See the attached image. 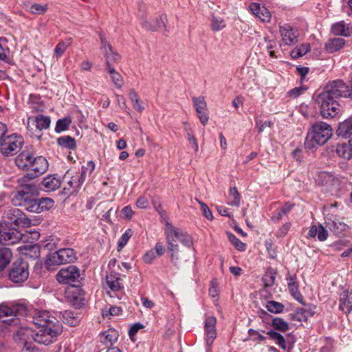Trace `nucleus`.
Segmentation results:
<instances>
[{"mask_svg": "<svg viewBox=\"0 0 352 352\" xmlns=\"http://www.w3.org/2000/svg\"><path fill=\"white\" fill-rule=\"evenodd\" d=\"M61 314L54 316L47 311H37L33 316V322L37 329L23 327L15 333L14 338L16 340L24 341L25 343L30 338L36 342L43 344H50L54 342L63 331V325L58 319Z\"/></svg>", "mask_w": 352, "mask_h": 352, "instance_id": "obj_1", "label": "nucleus"}, {"mask_svg": "<svg viewBox=\"0 0 352 352\" xmlns=\"http://www.w3.org/2000/svg\"><path fill=\"white\" fill-rule=\"evenodd\" d=\"M332 136L331 125L324 122H317L309 129L305 142L307 149H315L326 144Z\"/></svg>", "mask_w": 352, "mask_h": 352, "instance_id": "obj_2", "label": "nucleus"}, {"mask_svg": "<svg viewBox=\"0 0 352 352\" xmlns=\"http://www.w3.org/2000/svg\"><path fill=\"white\" fill-rule=\"evenodd\" d=\"M95 169V164L93 161H89L86 166L82 167L81 173L74 170H68L63 178V189L69 195L78 191L85 181L87 175H91Z\"/></svg>", "mask_w": 352, "mask_h": 352, "instance_id": "obj_3", "label": "nucleus"}, {"mask_svg": "<svg viewBox=\"0 0 352 352\" xmlns=\"http://www.w3.org/2000/svg\"><path fill=\"white\" fill-rule=\"evenodd\" d=\"M164 234L167 248H170L171 245L178 246L177 242L179 241L187 248L188 250H190V247L193 244L192 239L186 232L176 228L169 222H166L164 228Z\"/></svg>", "mask_w": 352, "mask_h": 352, "instance_id": "obj_4", "label": "nucleus"}, {"mask_svg": "<svg viewBox=\"0 0 352 352\" xmlns=\"http://www.w3.org/2000/svg\"><path fill=\"white\" fill-rule=\"evenodd\" d=\"M336 100L324 91L317 96L316 102L323 118H332L338 114L340 106Z\"/></svg>", "mask_w": 352, "mask_h": 352, "instance_id": "obj_5", "label": "nucleus"}, {"mask_svg": "<svg viewBox=\"0 0 352 352\" xmlns=\"http://www.w3.org/2000/svg\"><path fill=\"white\" fill-rule=\"evenodd\" d=\"M316 183L324 190L331 193H336L342 187L344 178L334 175L328 172H320L316 177Z\"/></svg>", "mask_w": 352, "mask_h": 352, "instance_id": "obj_6", "label": "nucleus"}, {"mask_svg": "<svg viewBox=\"0 0 352 352\" xmlns=\"http://www.w3.org/2000/svg\"><path fill=\"white\" fill-rule=\"evenodd\" d=\"M324 91L336 99L352 98V79L348 83L342 80L330 81L325 86Z\"/></svg>", "mask_w": 352, "mask_h": 352, "instance_id": "obj_7", "label": "nucleus"}, {"mask_svg": "<svg viewBox=\"0 0 352 352\" xmlns=\"http://www.w3.org/2000/svg\"><path fill=\"white\" fill-rule=\"evenodd\" d=\"M76 258V253L72 248H62L50 254L46 259L45 265L48 269L54 265H60L72 263Z\"/></svg>", "mask_w": 352, "mask_h": 352, "instance_id": "obj_8", "label": "nucleus"}, {"mask_svg": "<svg viewBox=\"0 0 352 352\" xmlns=\"http://www.w3.org/2000/svg\"><path fill=\"white\" fill-rule=\"evenodd\" d=\"M23 138L15 133L7 134L0 142V151L4 156L13 155L21 148Z\"/></svg>", "mask_w": 352, "mask_h": 352, "instance_id": "obj_9", "label": "nucleus"}, {"mask_svg": "<svg viewBox=\"0 0 352 352\" xmlns=\"http://www.w3.org/2000/svg\"><path fill=\"white\" fill-rule=\"evenodd\" d=\"M29 276L28 264L26 261L19 259L12 265L9 278L14 283H22Z\"/></svg>", "mask_w": 352, "mask_h": 352, "instance_id": "obj_10", "label": "nucleus"}, {"mask_svg": "<svg viewBox=\"0 0 352 352\" xmlns=\"http://www.w3.org/2000/svg\"><path fill=\"white\" fill-rule=\"evenodd\" d=\"M80 278V270L75 265L62 268L56 274V279L60 283L72 284Z\"/></svg>", "mask_w": 352, "mask_h": 352, "instance_id": "obj_11", "label": "nucleus"}, {"mask_svg": "<svg viewBox=\"0 0 352 352\" xmlns=\"http://www.w3.org/2000/svg\"><path fill=\"white\" fill-rule=\"evenodd\" d=\"M48 168V162L43 156L35 157L25 177L34 179L43 175Z\"/></svg>", "mask_w": 352, "mask_h": 352, "instance_id": "obj_12", "label": "nucleus"}, {"mask_svg": "<svg viewBox=\"0 0 352 352\" xmlns=\"http://www.w3.org/2000/svg\"><path fill=\"white\" fill-rule=\"evenodd\" d=\"M25 237V234H22L16 230L6 229L3 227L0 233V243L12 245Z\"/></svg>", "mask_w": 352, "mask_h": 352, "instance_id": "obj_13", "label": "nucleus"}, {"mask_svg": "<svg viewBox=\"0 0 352 352\" xmlns=\"http://www.w3.org/2000/svg\"><path fill=\"white\" fill-rule=\"evenodd\" d=\"M51 120L50 117L43 115H38L34 117H30L28 119V129L30 131L38 130L39 131L47 129L50 127Z\"/></svg>", "mask_w": 352, "mask_h": 352, "instance_id": "obj_14", "label": "nucleus"}, {"mask_svg": "<svg viewBox=\"0 0 352 352\" xmlns=\"http://www.w3.org/2000/svg\"><path fill=\"white\" fill-rule=\"evenodd\" d=\"M192 100L201 123L203 125H206L208 123L209 117L207 109V103L204 97H192Z\"/></svg>", "mask_w": 352, "mask_h": 352, "instance_id": "obj_15", "label": "nucleus"}, {"mask_svg": "<svg viewBox=\"0 0 352 352\" xmlns=\"http://www.w3.org/2000/svg\"><path fill=\"white\" fill-rule=\"evenodd\" d=\"M101 50L105 57L107 68L112 67L113 63H118L120 60V56L113 51L112 47L102 37H101Z\"/></svg>", "mask_w": 352, "mask_h": 352, "instance_id": "obj_16", "label": "nucleus"}, {"mask_svg": "<svg viewBox=\"0 0 352 352\" xmlns=\"http://www.w3.org/2000/svg\"><path fill=\"white\" fill-rule=\"evenodd\" d=\"M171 263L175 266H179L182 263L188 260L185 250L181 249L178 246H173L167 248Z\"/></svg>", "mask_w": 352, "mask_h": 352, "instance_id": "obj_17", "label": "nucleus"}, {"mask_svg": "<svg viewBox=\"0 0 352 352\" xmlns=\"http://www.w3.org/2000/svg\"><path fill=\"white\" fill-rule=\"evenodd\" d=\"M12 202L14 206H23L25 210L30 212L40 213L38 199H29L24 197L23 199H12Z\"/></svg>", "mask_w": 352, "mask_h": 352, "instance_id": "obj_18", "label": "nucleus"}, {"mask_svg": "<svg viewBox=\"0 0 352 352\" xmlns=\"http://www.w3.org/2000/svg\"><path fill=\"white\" fill-rule=\"evenodd\" d=\"M327 227L335 234L340 235L346 230V226L336 216L327 214L325 218Z\"/></svg>", "mask_w": 352, "mask_h": 352, "instance_id": "obj_19", "label": "nucleus"}, {"mask_svg": "<svg viewBox=\"0 0 352 352\" xmlns=\"http://www.w3.org/2000/svg\"><path fill=\"white\" fill-rule=\"evenodd\" d=\"M216 324L217 320L214 316H208L205 320V333L206 334V343L208 345H211L216 338Z\"/></svg>", "mask_w": 352, "mask_h": 352, "instance_id": "obj_20", "label": "nucleus"}, {"mask_svg": "<svg viewBox=\"0 0 352 352\" xmlns=\"http://www.w3.org/2000/svg\"><path fill=\"white\" fill-rule=\"evenodd\" d=\"M280 34L285 45H291L297 41V33L289 25L280 26Z\"/></svg>", "mask_w": 352, "mask_h": 352, "instance_id": "obj_21", "label": "nucleus"}, {"mask_svg": "<svg viewBox=\"0 0 352 352\" xmlns=\"http://www.w3.org/2000/svg\"><path fill=\"white\" fill-rule=\"evenodd\" d=\"M34 157L31 152L24 151L16 157L15 162L19 168L28 171Z\"/></svg>", "mask_w": 352, "mask_h": 352, "instance_id": "obj_22", "label": "nucleus"}, {"mask_svg": "<svg viewBox=\"0 0 352 352\" xmlns=\"http://www.w3.org/2000/svg\"><path fill=\"white\" fill-rule=\"evenodd\" d=\"M252 13L258 17L263 22H268L271 18L270 11L263 6H261L258 3H252L249 6Z\"/></svg>", "mask_w": 352, "mask_h": 352, "instance_id": "obj_23", "label": "nucleus"}, {"mask_svg": "<svg viewBox=\"0 0 352 352\" xmlns=\"http://www.w3.org/2000/svg\"><path fill=\"white\" fill-rule=\"evenodd\" d=\"M106 283L111 290L117 292L123 288V284L120 275L115 272H111L106 276Z\"/></svg>", "mask_w": 352, "mask_h": 352, "instance_id": "obj_24", "label": "nucleus"}, {"mask_svg": "<svg viewBox=\"0 0 352 352\" xmlns=\"http://www.w3.org/2000/svg\"><path fill=\"white\" fill-rule=\"evenodd\" d=\"M24 311L25 309L23 306L21 305H16L12 307L7 305H0V318L8 316L15 317Z\"/></svg>", "mask_w": 352, "mask_h": 352, "instance_id": "obj_25", "label": "nucleus"}, {"mask_svg": "<svg viewBox=\"0 0 352 352\" xmlns=\"http://www.w3.org/2000/svg\"><path fill=\"white\" fill-rule=\"evenodd\" d=\"M25 177L21 179V182L25 179ZM36 186L33 183L23 184L21 183V189L19 190L13 196L12 199H21L24 197H28V194H33L36 191Z\"/></svg>", "mask_w": 352, "mask_h": 352, "instance_id": "obj_26", "label": "nucleus"}, {"mask_svg": "<svg viewBox=\"0 0 352 352\" xmlns=\"http://www.w3.org/2000/svg\"><path fill=\"white\" fill-rule=\"evenodd\" d=\"M18 250L23 256L30 258H38L40 255V248L38 245L31 242L30 244L24 245L18 248Z\"/></svg>", "mask_w": 352, "mask_h": 352, "instance_id": "obj_27", "label": "nucleus"}, {"mask_svg": "<svg viewBox=\"0 0 352 352\" xmlns=\"http://www.w3.org/2000/svg\"><path fill=\"white\" fill-rule=\"evenodd\" d=\"M340 309L346 314H349L352 310V292L344 291L340 294Z\"/></svg>", "mask_w": 352, "mask_h": 352, "instance_id": "obj_28", "label": "nucleus"}, {"mask_svg": "<svg viewBox=\"0 0 352 352\" xmlns=\"http://www.w3.org/2000/svg\"><path fill=\"white\" fill-rule=\"evenodd\" d=\"M42 185L46 191H54L60 186L61 182L54 175H50L43 178Z\"/></svg>", "mask_w": 352, "mask_h": 352, "instance_id": "obj_29", "label": "nucleus"}, {"mask_svg": "<svg viewBox=\"0 0 352 352\" xmlns=\"http://www.w3.org/2000/svg\"><path fill=\"white\" fill-rule=\"evenodd\" d=\"M166 16L162 15L160 17L152 19L149 21H145L143 23V27L148 30L157 31L159 28L165 25Z\"/></svg>", "mask_w": 352, "mask_h": 352, "instance_id": "obj_30", "label": "nucleus"}, {"mask_svg": "<svg viewBox=\"0 0 352 352\" xmlns=\"http://www.w3.org/2000/svg\"><path fill=\"white\" fill-rule=\"evenodd\" d=\"M335 152L340 157L346 160L352 157V148L349 142L337 144Z\"/></svg>", "mask_w": 352, "mask_h": 352, "instance_id": "obj_31", "label": "nucleus"}, {"mask_svg": "<svg viewBox=\"0 0 352 352\" xmlns=\"http://www.w3.org/2000/svg\"><path fill=\"white\" fill-rule=\"evenodd\" d=\"M336 133L338 136L342 138L351 136L352 135V117L340 122Z\"/></svg>", "mask_w": 352, "mask_h": 352, "instance_id": "obj_32", "label": "nucleus"}, {"mask_svg": "<svg viewBox=\"0 0 352 352\" xmlns=\"http://www.w3.org/2000/svg\"><path fill=\"white\" fill-rule=\"evenodd\" d=\"M308 234L311 238L317 237L320 241H325L328 237V232L322 225L312 226Z\"/></svg>", "mask_w": 352, "mask_h": 352, "instance_id": "obj_33", "label": "nucleus"}, {"mask_svg": "<svg viewBox=\"0 0 352 352\" xmlns=\"http://www.w3.org/2000/svg\"><path fill=\"white\" fill-rule=\"evenodd\" d=\"M345 44V40L342 38H331L325 43V50L329 53H333L342 49Z\"/></svg>", "mask_w": 352, "mask_h": 352, "instance_id": "obj_34", "label": "nucleus"}, {"mask_svg": "<svg viewBox=\"0 0 352 352\" xmlns=\"http://www.w3.org/2000/svg\"><path fill=\"white\" fill-rule=\"evenodd\" d=\"M118 332L114 329H109L100 336L102 342L106 345H112L118 338Z\"/></svg>", "mask_w": 352, "mask_h": 352, "instance_id": "obj_35", "label": "nucleus"}, {"mask_svg": "<svg viewBox=\"0 0 352 352\" xmlns=\"http://www.w3.org/2000/svg\"><path fill=\"white\" fill-rule=\"evenodd\" d=\"M12 257L10 249L3 248H0V271L4 270L10 263Z\"/></svg>", "mask_w": 352, "mask_h": 352, "instance_id": "obj_36", "label": "nucleus"}, {"mask_svg": "<svg viewBox=\"0 0 352 352\" xmlns=\"http://www.w3.org/2000/svg\"><path fill=\"white\" fill-rule=\"evenodd\" d=\"M107 69L115 87L120 89L124 82L122 76L117 72L113 67H109V68H107Z\"/></svg>", "mask_w": 352, "mask_h": 352, "instance_id": "obj_37", "label": "nucleus"}, {"mask_svg": "<svg viewBox=\"0 0 352 352\" xmlns=\"http://www.w3.org/2000/svg\"><path fill=\"white\" fill-rule=\"evenodd\" d=\"M310 50V45L309 43H304L300 45V46L296 47L291 52V56L293 58H298L304 55H305Z\"/></svg>", "mask_w": 352, "mask_h": 352, "instance_id": "obj_38", "label": "nucleus"}, {"mask_svg": "<svg viewBox=\"0 0 352 352\" xmlns=\"http://www.w3.org/2000/svg\"><path fill=\"white\" fill-rule=\"evenodd\" d=\"M267 334L275 341L276 344L278 345L282 349L286 350V341L285 338L279 333L275 331H269Z\"/></svg>", "mask_w": 352, "mask_h": 352, "instance_id": "obj_39", "label": "nucleus"}, {"mask_svg": "<svg viewBox=\"0 0 352 352\" xmlns=\"http://www.w3.org/2000/svg\"><path fill=\"white\" fill-rule=\"evenodd\" d=\"M129 99L131 100L133 108L138 112L141 113L144 107L142 102L140 100L138 94L134 90H131L129 94Z\"/></svg>", "mask_w": 352, "mask_h": 352, "instance_id": "obj_40", "label": "nucleus"}, {"mask_svg": "<svg viewBox=\"0 0 352 352\" xmlns=\"http://www.w3.org/2000/svg\"><path fill=\"white\" fill-rule=\"evenodd\" d=\"M331 32L335 35H349V28L346 26V24L343 21L333 24L331 27Z\"/></svg>", "mask_w": 352, "mask_h": 352, "instance_id": "obj_41", "label": "nucleus"}, {"mask_svg": "<svg viewBox=\"0 0 352 352\" xmlns=\"http://www.w3.org/2000/svg\"><path fill=\"white\" fill-rule=\"evenodd\" d=\"M58 144L68 149H74L76 146L74 138L70 136L60 137L57 140Z\"/></svg>", "mask_w": 352, "mask_h": 352, "instance_id": "obj_42", "label": "nucleus"}, {"mask_svg": "<svg viewBox=\"0 0 352 352\" xmlns=\"http://www.w3.org/2000/svg\"><path fill=\"white\" fill-rule=\"evenodd\" d=\"M62 317L63 322L72 327L76 326L79 322L78 317H76L74 314L70 311H64L62 314Z\"/></svg>", "mask_w": 352, "mask_h": 352, "instance_id": "obj_43", "label": "nucleus"}, {"mask_svg": "<svg viewBox=\"0 0 352 352\" xmlns=\"http://www.w3.org/2000/svg\"><path fill=\"white\" fill-rule=\"evenodd\" d=\"M71 123L72 119L70 117H65L64 118L58 120L55 127L56 132L60 133L67 130Z\"/></svg>", "mask_w": 352, "mask_h": 352, "instance_id": "obj_44", "label": "nucleus"}, {"mask_svg": "<svg viewBox=\"0 0 352 352\" xmlns=\"http://www.w3.org/2000/svg\"><path fill=\"white\" fill-rule=\"evenodd\" d=\"M230 204L238 207L240 204V195L236 187L230 189L228 197Z\"/></svg>", "mask_w": 352, "mask_h": 352, "instance_id": "obj_45", "label": "nucleus"}, {"mask_svg": "<svg viewBox=\"0 0 352 352\" xmlns=\"http://www.w3.org/2000/svg\"><path fill=\"white\" fill-rule=\"evenodd\" d=\"M272 325L276 330L285 332L289 329L288 323L280 318H275L272 320Z\"/></svg>", "mask_w": 352, "mask_h": 352, "instance_id": "obj_46", "label": "nucleus"}, {"mask_svg": "<svg viewBox=\"0 0 352 352\" xmlns=\"http://www.w3.org/2000/svg\"><path fill=\"white\" fill-rule=\"evenodd\" d=\"M39 212H42L45 210H49L54 207V201L50 198H41L38 199Z\"/></svg>", "mask_w": 352, "mask_h": 352, "instance_id": "obj_47", "label": "nucleus"}, {"mask_svg": "<svg viewBox=\"0 0 352 352\" xmlns=\"http://www.w3.org/2000/svg\"><path fill=\"white\" fill-rule=\"evenodd\" d=\"M266 309L270 312L278 314L283 311L284 305L278 302L271 300L267 302Z\"/></svg>", "mask_w": 352, "mask_h": 352, "instance_id": "obj_48", "label": "nucleus"}, {"mask_svg": "<svg viewBox=\"0 0 352 352\" xmlns=\"http://www.w3.org/2000/svg\"><path fill=\"white\" fill-rule=\"evenodd\" d=\"M226 27L224 20L219 16H212L211 28L213 31H219Z\"/></svg>", "mask_w": 352, "mask_h": 352, "instance_id": "obj_49", "label": "nucleus"}, {"mask_svg": "<svg viewBox=\"0 0 352 352\" xmlns=\"http://www.w3.org/2000/svg\"><path fill=\"white\" fill-rule=\"evenodd\" d=\"M228 237L231 243L239 251H244L246 245L241 242L235 235L232 233H228Z\"/></svg>", "mask_w": 352, "mask_h": 352, "instance_id": "obj_50", "label": "nucleus"}, {"mask_svg": "<svg viewBox=\"0 0 352 352\" xmlns=\"http://www.w3.org/2000/svg\"><path fill=\"white\" fill-rule=\"evenodd\" d=\"M122 311V310L120 307L113 306L108 309H103L102 316L104 318H108L109 316H119Z\"/></svg>", "mask_w": 352, "mask_h": 352, "instance_id": "obj_51", "label": "nucleus"}, {"mask_svg": "<svg viewBox=\"0 0 352 352\" xmlns=\"http://www.w3.org/2000/svg\"><path fill=\"white\" fill-rule=\"evenodd\" d=\"M47 10V5H41L38 3H34L31 5L28 9L29 12L34 14H43Z\"/></svg>", "mask_w": 352, "mask_h": 352, "instance_id": "obj_52", "label": "nucleus"}, {"mask_svg": "<svg viewBox=\"0 0 352 352\" xmlns=\"http://www.w3.org/2000/svg\"><path fill=\"white\" fill-rule=\"evenodd\" d=\"M10 223H13L17 226L20 225L23 221V218L21 216V211L19 209L14 208L10 210Z\"/></svg>", "mask_w": 352, "mask_h": 352, "instance_id": "obj_53", "label": "nucleus"}, {"mask_svg": "<svg viewBox=\"0 0 352 352\" xmlns=\"http://www.w3.org/2000/svg\"><path fill=\"white\" fill-rule=\"evenodd\" d=\"M133 234V231L131 229H128L125 231V232L122 235L118 241V251L121 250L127 243L129 239L131 237Z\"/></svg>", "mask_w": 352, "mask_h": 352, "instance_id": "obj_54", "label": "nucleus"}, {"mask_svg": "<svg viewBox=\"0 0 352 352\" xmlns=\"http://www.w3.org/2000/svg\"><path fill=\"white\" fill-rule=\"evenodd\" d=\"M288 287L292 296L299 302H300L301 304H304L303 297L298 290V284H291V285H289Z\"/></svg>", "mask_w": 352, "mask_h": 352, "instance_id": "obj_55", "label": "nucleus"}, {"mask_svg": "<svg viewBox=\"0 0 352 352\" xmlns=\"http://www.w3.org/2000/svg\"><path fill=\"white\" fill-rule=\"evenodd\" d=\"M275 278L276 274L272 271H267L262 278L265 287H270L273 285Z\"/></svg>", "mask_w": 352, "mask_h": 352, "instance_id": "obj_56", "label": "nucleus"}, {"mask_svg": "<svg viewBox=\"0 0 352 352\" xmlns=\"http://www.w3.org/2000/svg\"><path fill=\"white\" fill-rule=\"evenodd\" d=\"M71 39L68 40V42H60L55 47L54 49V54L57 57H60L65 52L66 49L69 47L70 45Z\"/></svg>", "mask_w": 352, "mask_h": 352, "instance_id": "obj_57", "label": "nucleus"}, {"mask_svg": "<svg viewBox=\"0 0 352 352\" xmlns=\"http://www.w3.org/2000/svg\"><path fill=\"white\" fill-rule=\"evenodd\" d=\"M294 205L290 204L289 203L285 204L278 211L277 213V219L278 220L280 219L283 215L287 214L292 209Z\"/></svg>", "mask_w": 352, "mask_h": 352, "instance_id": "obj_58", "label": "nucleus"}, {"mask_svg": "<svg viewBox=\"0 0 352 352\" xmlns=\"http://www.w3.org/2000/svg\"><path fill=\"white\" fill-rule=\"evenodd\" d=\"M198 202L201 206L203 214L205 216V217L209 220H212L213 217L208 206L201 201H198Z\"/></svg>", "mask_w": 352, "mask_h": 352, "instance_id": "obj_59", "label": "nucleus"}, {"mask_svg": "<svg viewBox=\"0 0 352 352\" xmlns=\"http://www.w3.org/2000/svg\"><path fill=\"white\" fill-rule=\"evenodd\" d=\"M157 256L154 250L148 251L143 256V260L146 263H151Z\"/></svg>", "mask_w": 352, "mask_h": 352, "instance_id": "obj_60", "label": "nucleus"}, {"mask_svg": "<svg viewBox=\"0 0 352 352\" xmlns=\"http://www.w3.org/2000/svg\"><path fill=\"white\" fill-rule=\"evenodd\" d=\"M209 295L212 298H216L219 295V289L217 283L214 280L211 282V285L209 289Z\"/></svg>", "mask_w": 352, "mask_h": 352, "instance_id": "obj_61", "label": "nucleus"}, {"mask_svg": "<svg viewBox=\"0 0 352 352\" xmlns=\"http://www.w3.org/2000/svg\"><path fill=\"white\" fill-rule=\"evenodd\" d=\"M24 234H26V237L23 238V239H21V241H26L29 239H32V241H36L39 238V233L37 231H31V232H25Z\"/></svg>", "mask_w": 352, "mask_h": 352, "instance_id": "obj_62", "label": "nucleus"}, {"mask_svg": "<svg viewBox=\"0 0 352 352\" xmlns=\"http://www.w3.org/2000/svg\"><path fill=\"white\" fill-rule=\"evenodd\" d=\"M305 90H306V89L303 88V87H296L294 89L290 90L288 92V95L289 96H292V97H294V98H296L298 96L301 95L302 93H304V91Z\"/></svg>", "mask_w": 352, "mask_h": 352, "instance_id": "obj_63", "label": "nucleus"}, {"mask_svg": "<svg viewBox=\"0 0 352 352\" xmlns=\"http://www.w3.org/2000/svg\"><path fill=\"white\" fill-rule=\"evenodd\" d=\"M136 206L140 208H146L148 206V201L145 197H140L136 201Z\"/></svg>", "mask_w": 352, "mask_h": 352, "instance_id": "obj_64", "label": "nucleus"}]
</instances>
